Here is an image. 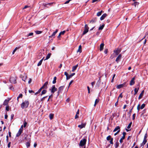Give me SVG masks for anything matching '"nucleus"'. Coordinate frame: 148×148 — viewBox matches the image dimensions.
<instances>
[{"instance_id":"2eb2a0df","label":"nucleus","mask_w":148,"mask_h":148,"mask_svg":"<svg viewBox=\"0 0 148 148\" xmlns=\"http://www.w3.org/2000/svg\"><path fill=\"white\" fill-rule=\"evenodd\" d=\"M126 83L125 82L123 84H119L118 85L116 86V88L118 89H120L121 88H123L125 85Z\"/></svg>"},{"instance_id":"de8ad7c7","label":"nucleus","mask_w":148,"mask_h":148,"mask_svg":"<svg viewBox=\"0 0 148 148\" xmlns=\"http://www.w3.org/2000/svg\"><path fill=\"white\" fill-rule=\"evenodd\" d=\"M143 95V94H142V93H140L138 97V99H141L142 98V97Z\"/></svg>"},{"instance_id":"3c124183","label":"nucleus","mask_w":148,"mask_h":148,"mask_svg":"<svg viewBox=\"0 0 148 148\" xmlns=\"http://www.w3.org/2000/svg\"><path fill=\"white\" fill-rule=\"evenodd\" d=\"M5 110L7 111L9 110V106L8 105L6 106Z\"/></svg>"},{"instance_id":"a19ab883","label":"nucleus","mask_w":148,"mask_h":148,"mask_svg":"<svg viewBox=\"0 0 148 148\" xmlns=\"http://www.w3.org/2000/svg\"><path fill=\"white\" fill-rule=\"evenodd\" d=\"M145 104L144 103L140 107V109H143L145 107Z\"/></svg>"},{"instance_id":"052dcab7","label":"nucleus","mask_w":148,"mask_h":148,"mask_svg":"<svg viewBox=\"0 0 148 148\" xmlns=\"http://www.w3.org/2000/svg\"><path fill=\"white\" fill-rule=\"evenodd\" d=\"M14 116V114H12L11 115V119L12 120L13 119Z\"/></svg>"},{"instance_id":"f3484780","label":"nucleus","mask_w":148,"mask_h":148,"mask_svg":"<svg viewBox=\"0 0 148 148\" xmlns=\"http://www.w3.org/2000/svg\"><path fill=\"white\" fill-rule=\"evenodd\" d=\"M116 131L120 132V127L119 126H116L113 130V132H114Z\"/></svg>"},{"instance_id":"9d476101","label":"nucleus","mask_w":148,"mask_h":148,"mask_svg":"<svg viewBox=\"0 0 148 148\" xmlns=\"http://www.w3.org/2000/svg\"><path fill=\"white\" fill-rule=\"evenodd\" d=\"M64 86H60L59 88V90L58 91V95H59L60 93L62 92V91L63 90Z\"/></svg>"},{"instance_id":"393cba45","label":"nucleus","mask_w":148,"mask_h":148,"mask_svg":"<svg viewBox=\"0 0 148 148\" xmlns=\"http://www.w3.org/2000/svg\"><path fill=\"white\" fill-rule=\"evenodd\" d=\"M44 57H43V58L41 60H40V61L38 63V64H37L38 66H39L41 65V64L42 63V61L44 59Z\"/></svg>"},{"instance_id":"bf43d9fd","label":"nucleus","mask_w":148,"mask_h":148,"mask_svg":"<svg viewBox=\"0 0 148 148\" xmlns=\"http://www.w3.org/2000/svg\"><path fill=\"white\" fill-rule=\"evenodd\" d=\"M108 49H106L104 50V53L105 54H106L108 53Z\"/></svg>"},{"instance_id":"58836bf2","label":"nucleus","mask_w":148,"mask_h":148,"mask_svg":"<svg viewBox=\"0 0 148 148\" xmlns=\"http://www.w3.org/2000/svg\"><path fill=\"white\" fill-rule=\"evenodd\" d=\"M133 107H132L129 111V112L128 113V114L130 116L131 115V113L132 112V110L133 109Z\"/></svg>"},{"instance_id":"bb28decb","label":"nucleus","mask_w":148,"mask_h":148,"mask_svg":"<svg viewBox=\"0 0 148 148\" xmlns=\"http://www.w3.org/2000/svg\"><path fill=\"white\" fill-rule=\"evenodd\" d=\"M48 84V81L46 82H45V83L44 84L43 86L44 87V88L45 89H46L47 88V85Z\"/></svg>"},{"instance_id":"09e8293b","label":"nucleus","mask_w":148,"mask_h":148,"mask_svg":"<svg viewBox=\"0 0 148 148\" xmlns=\"http://www.w3.org/2000/svg\"><path fill=\"white\" fill-rule=\"evenodd\" d=\"M27 122L25 121V120H24V123L23 124V127H26V125H27Z\"/></svg>"},{"instance_id":"c9c22d12","label":"nucleus","mask_w":148,"mask_h":148,"mask_svg":"<svg viewBox=\"0 0 148 148\" xmlns=\"http://www.w3.org/2000/svg\"><path fill=\"white\" fill-rule=\"evenodd\" d=\"M119 146V143L118 142H116L115 143V148H117Z\"/></svg>"},{"instance_id":"c03bdc74","label":"nucleus","mask_w":148,"mask_h":148,"mask_svg":"<svg viewBox=\"0 0 148 148\" xmlns=\"http://www.w3.org/2000/svg\"><path fill=\"white\" fill-rule=\"evenodd\" d=\"M41 89H39L38 90V91L36 92V93H35V95H36L38 94H39V93H40V92L41 91Z\"/></svg>"},{"instance_id":"49530a36","label":"nucleus","mask_w":148,"mask_h":148,"mask_svg":"<svg viewBox=\"0 0 148 148\" xmlns=\"http://www.w3.org/2000/svg\"><path fill=\"white\" fill-rule=\"evenodd\" d=\"M33 34H34L33 33H32V32L30 33L27 35V36L29 37L30 36H33Z\"/></svg>"},{"instance_id":"0e129e2a","label":"nucleus","mask_w":148,"mask_h":148,"mask_svg":"<svg viewBox=\"0 0 148 148\" xmlns=\"http://www.w3.org/2000/svg\"><path fill=\"white\" fill-rule=\"evenodd\" d=\"M135 116H136V114H134L133 115V118H132V119L133 120H134V119H135Z\"/></svg>"},{"instance_id":"e433bc0d","label":"nucleus","mask_w":148,"mask_h":148,"mask_svg":"<svg viewBox=\"0 0 148 148\" xmlns=\"http://www.w3.org/2000/svg\"><path fill=\"white\" fill-rule=\"evenodd\" d=\"M139 3L135 1L134 3H133L132 5H134L135 7L136 6V5H138L139 4Z\"/></svg>"},{"instance_id":"f257e3e1","label":"nucleus","mask_w":148,"mask_h":148,"mask_svg":"<svg viewBox=\"0 0 148 148\" xmlns=\"http://www.w3.org/2000/svg\"><path fill=\"white\" fill-rule=\"evenodd\" d=\"M29 102L27 100H25L21 104V106L22 109H24L27 108L29 104Z\"/></svg>"},{"instance_id":"37998d69","label":"nucleus","mask_w":148,"mask_h":148,"mask_svg":"<svg viewBox=\"0 0 148 148\" xmlns=\"http://www.w3.org/2000/svg\"><path fill=\"white\" fill-rule=\"evenodd\" d=\"M22 97H23V95L22 94H20L19 95V96H18V97L17 98L18 101V99L19 98H21Z\"/></svg>"},{"instance_id":"6e6552de","label":"nucleus","mask_w":148,"mask_h":148,"mask_svg":"<svg viewBox=\"0 0 148 148\" xmlns=\"http://www.w3.org/2000/svg\"><path fill=\"white\" fill-rule=\"evenodd\" d=\"M122 56L121 54H120L118 55L115 60V61L117 62V63H118L119 61H120V60L122 58Z\"/></svg>"},{"instance_id":"412c9836","label":"nucleus","mask_w":148,"mask_h":148,"mask_svg":"<svg viewBox=\"0 0 148 148\" xmlns=\"http://www.w3.org/2000/svg\"><path fill=\"white\" fill-rule=\"evenodd\" d=\"M75 74V73H73L71 74L70 75H69L68 77L66 78V80H68L69 79L71 78L73 76H74Z\"/></svg>"},{"instance_id":"13d9d810","label":"nucleus","mask_w":148,"mask_h":148,"mask_svg":"<svg viewBox=\"0 0 148 148\" xmlns=\"http://www.w3.org/2000/svg\"><path fill=\"white\" fill-rule=\"evenodd\" d=\"M64 75L66 76V78H67V77H68L69 75L67 72H64Z\"/></svg>"},{"instance_id":"680f3d73","label":"nucleus","mask_w":148,"mask_h":148,"mask_svg":"<svg viewBox=\"0 0 148 148\" xmlns=\"http://www.w3.org/2000/svg\"><path fill=\"white\" fill-rule=\"evenodd\" d=\"M87 88L88 90V93H90V87H89V86H88L87 87Z\"/></svg>"},{"instance_id":"4c0bfd02","label":"nucleus","mask_w":148,"mask_h":148,"mask_svg":"<svg viewBox=\"0 0 148 148\" xmlns=\"http://www.w3.org/2000/svg\"><path fill=\"white\" fill-rule=\"evenodd\" d=\"M35 32L36 34H39L42 33V32L40 31L36 30L35 31Z\"/></svg>"},{"instance_id":"9b49d317","label":"nucleus","mask_w":148,"mask_h":148,"mask_svg":"<svg viewBox=\"0 0 148 148\" xmlns=\"http://www.w3.org/2000/svg\"><path fill=\"white\" fill-rule=\"evenodd\" d=\"M10 99L11 98H8L7 99H5L3 102V105L5 106L7 105L8 104Z\"/></svg>"},{"instance_id":"864d4df0","label":"nucleus","mask_w":148,"mask_h":148,"mask_svg":"<svg viewBox=\"0 0 148 148\" xmlns=\"http://www.w3.org/2000/svg\"><path fill=\"white\" fill-rule=\"evenodd\" d=\"M65 32V31H63L61 32L59 34H60L61 35H64Z\"/></svg>"},{"instance_id":"a878e982","label":"nucleus","mask_w":148,"mask_h":148,"mask_svg":"<svg viewBox=\"0 0 148 148\" xmlns=\"http://www.w3.org/2000/svg\"><path fill=\"white\" fill-rule=\"evenodd\" d=\"M51 55V53H48L47 56L46 57V59L44 60H48L49 59L50 57V56Z\"/></svg>"},{"instance_id":"79ce46f5","label":"nucleus","mask_w":148,"mask_h":148,"mask_svg":"<svg viewBox=\"0 0 148 148\" xmlns=\"http://www.w3.org/2000/svg\"><path fill=\"white\" fill-rule=\"evenodd\" d=\"M125 138V137H122L120 140V143H122L123 142V140Z\"/></svg>"},{"instance_id":"ddd939ff","label":"nucleus","mask_w":148,"mask_h":148,"mask_svg":"<svg viewBox=\"0 0 148 148\" xmlns=\"http://www.w3.org/2000/svg\"><path fill=\"white\" fill-rule=\"evenodd\" d=\"M86 125V123H82L81 125H78V127L80 129H82L83 128L85 127Z\"/></svg>"},{"instance_id":"338daca9","label":"nucleus","mask_w":148,"mask_h":148,"mask_svg":"<svg viewBox=\"0 0 148 148\" xmlns=\"http://www.w3.org/2000/svg\"><path fill=\"white\" fill-rule=\"evenodd\" d=\"M126 134V133L125 132H123V137H125V135Z\"/></svg>"},{"instance_id":"2f4dec72","label":"nucleus","mask_w":148,"mask_h":148,"mask_svg":"<svg viewBox=\"0 0 148 148\" xmlns=\"http://www.w3.org/2000/svg\"><path fill=\"white\" fill-rule=\"evenodd\" d=\"M105 25H102L101 26L99 27V30H102L104 27Z\"/></svg>"},{"instance_id":"a211bd4d","label":"nucleus","mask_w":148,"mask_h":148,"mask_svg":"<svg viewBox=\"0 0 148 148\" xmlns=\"http://www.w3.org/2000/svg\"><path fill=\"white\" fill-rule=\"evenodd\" d=\"M58 32V29H56V31L55 32H53V33L51 35L49 36V38H52V37H53V38H54L56 34Z\"/></svg>"},{"instance_id":"c85d7f7f","label":"nucleus","mask_w":148,"mask_h":148,"mask_svg":"<svg viewBox=\"0 0 148 148\" xmlns=\"http://www.w3.org/2000/svg\"><path fill=\"white\" fill-rule=\"evenodd\" d=\"M139 89V88H135L134 90V92H135V93L134 94V95H135L136 94H137V92L138 91Z\"/></svg>"},{"instance_id":"69168bd1","label":"nucleus","mask_w":148,"mask_h":148,"mask_svg":"<svg viewBox=\"0 0 148 148\" xmlns=\"http://www.w3.org/2000/svg\"><path fill=\"white\" fill-rule=\"evenodd\" d=\"M71 0H68L67 1H66L65 3H64V4H67L68 3H69V2H70V1H71Z\"/></svg>"},{"instance_id":"774afa93","label":"nucleus","mask_w":148,"mask_h":148,"mask_svg":"<svg viewBox=\"0 0 148 148\" xmlns=\"http://www.w3.org/2000/svg\"><path fill=\"white\" fill-rule=\"evenodd\" d=\"M10 144H11V142H10L8 145V148H10Z\"/></svg>"},{"instance_id":"72a5a7b5","label":"nucleus","mask_w":148,"mask_h":148,"mask_svg":"<svg viewBox=\"0 0 148 148\" xmlns=\"http://www.w3.org/2000/svg\"><path fill=\"white\" fill-rule=\"evenodd\" d=\"M102 10H101V11L98 12L97 14V16H99L101 15L102 12H103Z\"/></svg>"},{"instance_id":"20e7f679","label":"nucleus","mask_w":148,"mask_h":148,"mask_svg":"<svg viewBox=\"0 0 148 148\" xmlns=\"http://www.w3.org/2000/svg\"><path fill=\"white\" fill-rule=\"evenodd\" d=\"M10 82L13 84H16V77L15 75L13 76H11L10 79Z\"/></svg>"},{"instance_id":"4468645a","label":"nucleus","mask_w":148,"mask_h":148,"mask_svg":"<svg viewBox=\"0 0 148 148\" xmlns=\"http://www.w3.org/2000/svg\"><path fill=\"white\" fill-rule=\"evenodd\" d=\"M135 79V77H134L133 78H132L130 82V86H132L134 85L135 84V82L134 81V80Z\"/></svg>"},{"instance_id":"cd10ccee","label":"nucleus","mask_w":148,"mask_h":148,"mask_svg":"<svg viewBox=\"0 0 148 148\" xmlns=\"http://www.w3.org/2000/svg\"><path fill=\"white\" fill-rule=\"evenodd\" d=\"M82 51V46L81 45H80L77 51V52H79L80 53H81Z\"/></svg>"},{"instance_id":"423d86ee","label":"nucleus","mask_w":148,"mask_h":148,"mask_svg":"<svg viewBox=\"0 0 148 148\" xmlns=\"http://www.w3.org/2000/svg\"><path fill=\"white\" fill-rule=\"evenodd\" d=\"M106 140L108 141L110 140L109 142L111 144H113V138H111V136L110 135H109L107 137Z\"/></svg>"},{"instance_id":"4d7b16f0","label":"nucleus","mask_w":148,"mask_h":148,"mask_svg":"<svg viewBox=\"0 0 148 148\" xmlns=\"http://www.w3.org/2000/svg\"><path fill=\"white\" fill-rule=\"evenodd\" d=\"M118 101H119V98H118L117 101L115 103V106H117V105L118 104Z\"/></svg>"},{"instance_id":"5fc2aeb1","label":"nucleus","mask_w":148,"mask_h":148,"mask_svg":"<svg viewBox=\"0 0 148 148\" xmlns=\"http://www.w3.org/2000/svg\"><path fill=\"white\" fill-rule=\"evenodd\" d=\"M140 104H139L138 106H137V110H138V111L139 112V110H140Z\"/></svg>"},{"instance_id":"aec40b11","label":"nucleus","mask_w":148,"mask_h":148,"mask_svg":"<svg viewBox=\"0 0 148 148\" xmlns=\"http://www.w3.org/2000/svg\"><path fill=\"white\" fill-rule=\"evenodd\" d=\"M97 18H94L91 21H90V23H94L97 21Z\"/></svg>"},{"instance_id":"1a4fd4ad","label":"nucleus","mask_w":148,"mask_h":148,"mask_svg":"<svg viewBox=\"0 0 148 148\" xmlns=\"http://www.w3.org/2000/svg\"><path fill=\"white\" fill-rule=\"evenodd\" d=\"M53 3H43L42 5L45 7L46 8H48L49 6H51L53 4Z\"/></svg>"},{"instance_id":"b1692460","label":"nucleus","mask_w":148,"mask_h":148,"mask_svg":"<svg viewBox=\"0 0 148 148\" xmlns=\"http://www.w3.org/2000/svg\"><path fill=\"white\" fill-rule=\"evenodd\" d=\"M78 66V64H77V65L74 66H73L72 67V72H74L75 70L77 68V67Z\"/></svg>"},{"instance_id":"e2e57ef3","label":"nucleus","mask_w":148,"mask_h":148,"mask_svg":"<svg viewBox=\"0 0 148 148\" xmlns=\"http://www.w3.org/2000/svg\"><path fill=\"white\" fill-rule=\"evenodd\" d=\"M119 97H121V98H122L123 97V95H122V93H121L118 97V98H119Z\"/></svg>"},{"instance_id":"473e14b6","label":"nucleus","mask_w":148,"mask_h":148,"mask_svg":"<svg viewBox=\"0 0 148 148\" xmlns=\"http://www.w3.org/2000/svg\"><path fill=\"white\" fill-rule=\"evenodd\" d=\"M47 90H43L41 92V95L45 94L47 92Z\"/></svg>"},{"instance_id":"ea45409f","label":"nucleus","mask_w":148,"mask_h":148,"mask_svg":"<svg viewBox=\"0 0 148 148\" xmlns=\"http://www.w3.org/2000/svg\"><path fill=\"white\" fill-rule=\"evenodd\" d=\"M132 122H131L129 124V125H128L127 126V129H129L130 128L131 126L132 125Z\"/></svg>"},{"instance_id":"39448f33","label":"nucleus","mask_w":148,"mask_h":148,"mask_svg":"<svg viewBox=\"0 0 148 148\" xmlns=\"http://www.w3.org/2000/svg\"><path fill=\"white\" fill-rule=\"evenodd\" d=\"M88 25L87 24H85L84 27V29L82 34V35H84L87 33L88 31Z\"/></svg>"},{"instance_id":"7ed1b4c3","label":"nucleus","mask_w":148,"mask_h":148,"mask_svg":"<svg viewBox=\"0 0 148 148\" xmlns=\"http://www.w3.org/2000/svg\"><path fill=\"white\" fill-rule=\"evenodd\" d=\"M86 142V139L85 138H84L82 139L79 143V146L82 147L84 146H85Z\"/></svg>"},{"instance_id":"5701e85b","label":"nucleus","mask_w":148,"mask_h":148,"mask_svg":"<svg viewBox=\"0 0 148 148\" xmlns=\"http://www.w3.org/2000/svg\"><path fill=\"white\" fill-rule=\"evenodd\" d=\"M23 131L22 130H19V131L18 133H17L16 134V137H18L20 136V135L21 134L22 132Z\"/></svg>"},{"instance_id":"7c9ffc66","label":"nucleus","mask_w":148,"mask_h":148,"mask_svg":"<svg viewBox=\"0 0 148 148\" xmlns=\"http://www.w3.org/2000/svg\"><path fill=\"white\" fill-rule=\"evenodd\" d=\"M56 79H57L56 77V76L54 77L53 78V80L52 82V83L53 84H55L56 83Z\"/></svg>"},{"instance_id":"603ef678","label":"nucleus","mask_w":148,"mask_h":148,"mask_svg":"<svg viewBox=\"0 0 148 148\" xmlns=\"http://www.w3.org/2000/svg\"><path fill=\"white\" fill-rule=\"evenodd\" d=\"M115 75H116V74H114V75H113V76L112 78V81H111V82H113L114 79L115 77Z\"/></svg>"},{"instance_id":"6ab92c4d","label":"nucleus","mask_w":148,"mask_h":148,"mask_svg":"<svg viewBox=\"0 0 148 148\" xmlns=\"http://www.w3.org/2000/svg\"><path fill=\"white\" fill-rule=\"evenodd\" d=\"M107 16V15L106 13H104L100 17V20L101 21L103 20L104 19V18L105 17H106Z\"/></svg>"},{"instance_id":"dca6fc26","label":"nucleus","mask_w":148,"mask_h":148,"mask_svg":"<svg viewBox=\"0 0 148 148\" xmlns=\"http://www.w3.org/2000/svg\"><path fill=\"white\" fill-rule=\"evenodd\" d=\"M30 138H29L27 139V142L26 143V145L27 147H28L30 146Z\"/></svg>"},{"instance_id":"f8f14e48","label":"nucleus","mask_w":148,"mask_h":148,"mask_svg":"<svg viewBox=\"0 0 148 148\" xmlns=\"http://www.w3.org/2000/svg\"><path fill=\"white\" fill-rule=\"evenodd\" d=\"M57 90V88L55 87V85H53L51 90V92L52 93H54Z\"/></svg>"},{"instance_id":"c756f323","label":"nucleus","mask_w":148,"mask_h":148,"mask_svg":"<svg viewBox=\"0 0 148 148\" xmlns=\"http://www.w3.org/2000/svg\"><path fill=\"white\" fill-rule=\"evenodd\" d=\"M99 99H97L95 100V104L94 105V106H96V104L99 102Z\"/></svg>"},{"instance_id":"f704fd0d","label":"nucleus","mask_w":148,"mask_h":148,"mask_svg":"<svg viewBox=\"0 0 148 148\" xmlns=\"http://www.w3.org/2000/svg\"><path fill=\"white\" fill-rule=\"evenodd\" d=\"M54 115L52 114H50L49 115V117L50 119H52Z\"/></svg>"},{"instance_id":"4be33fe9","label":"nucleus","mask_w":148,"mask_h":148,"mask_svg":"<svg viewBox=\"0 0 148 148\" xmlns=\"http://www.w3.org/2000/svg\"><path fill=\"white\" fill-rule=\"evenodd\" d=\"M104 45L103 43H102L100 45V51H102L103 49V47Z\"/></svg>"},{"instance_id":"6e6d98bb","label":"nucleus","mask_w":148,"mask_h":148,"mask_svg":"<svg viewBox=\"0 0 148 148\" xmlns=\"http://www.w3.org/2000/svg\"><path fill=\"white\" fill-rule=\"evenodd\" d=\"M73 80H72L71 81H70V82H69V86H68V88H69V86H70V85L73 82Z\"/></svg>"},{"instance_id":"8fccbe9b","label":"nucleus","mask_w":148,"mask_h":148,"mask_svg":"<svg viewBox=\"0 0 148 148\" xmlns=\"http://www.w3.org/2000/svg\"><path fill=\"white\" fill-rule=\"evenodd\" d=\"M47 97V96H45V97H43L42 98V99H41V101H44L45 99Z\"/></svg>"},{"instance_id":"a18cd8bd","label":"nucleus","mask_w":148,"mask_h":148,"mask_svg":"<svg viewBox=\"0 0 148 148\" xmlns=\"http://www.w3.org/2000/svg\"><path fill=\"white\" fill-rule=\"evenodd\" d=\"M18 48L17 47H16L13 50L12 52V54H14L15 53V52L16 51V50L18 49Z\"/></svg>"},{"instance_id":"f03ea898","label":"nucleus","mask_w":148,"mask_h":148,"mask_svg":"<svg viewBox=\"0 0 148 148\" xmlns=\"http://www.w3.org/2000/svg\"><path fill=\"white\" fill-rule=\"evenodd\" d=\"M147 133H146L145 135L143 141L142 143L140 144V147H142L143 148L144 145L147 142Z\"/></svg>"},{"instance_id":"0eeeda50","label":"nucleus","mask_w":148,"mask_h":148,"mask_svg":"<svg viewBox=\"0 0 148 148\" xmlns=\"http://www.w3.org/2000/svg\"><path fill=\"white\" fill-rule=\"evenodd\" d=\"M121 49L118 48L116 49H115L114 51V53H115L116 55H118L121 52Z\"/></svg>"}]
</instances>
